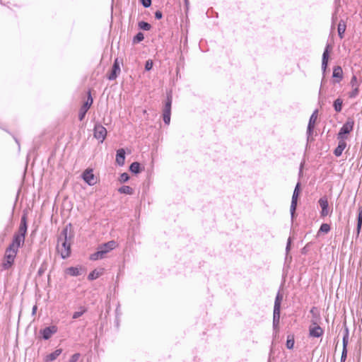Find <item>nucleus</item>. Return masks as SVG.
I'll return each instance as SVG.
<instances>
[{"label":"nucleus","instance_id":"f257e3e1","mask_svg":"<svg viewBox=\"0 0 362 362\" xmlns=\"http://www.w3.org/2000/svg\"><path fill=\"white\" fill-rule=\"evenodd\" d=\"M71 226V224L64 227L58 238V244H61V248L57 247L58 252L60 253L61 257L64 259H67L71 255V240L73 238V235L68 233V227Z\"/></svg>","mask_w":362,"mask_h":362},{"label":"nucleus","instance_id":"f03ea898","mask_svg":"<svg viewBox=\"0 0 362 362\" xmlns=\"http://www.w3.org/2000/svg\"><path fill=\"white\" fill-rule=\"evenodd\" d=\"M117 246V243L114 240L100 244L97 247L96 251L90 254L89 259L91 261H98L103 259L106 257L107 254L112 251Z\"/></svg>","mask_w":362,"mask_h":362},{"label":"nucleus","instance_id":"7ed1b4c3","mask_svg":"<svg viewBox=\"0 0 362 362\" xmlns=\"http://www.w3.org/2000/svg\"><path fill=\"white\" fill-rule=\"evenodd\" d=\"M172 103L173 95L172 92L170 91L167 93L166 100L165 101L162 114L163 122L166 125H169L170 123Z\"/></svg>","mask_w":362,"mask_h":362},{"label":"nucleus","instance_id":"20e7f679","mask_svg":"<svg viewBox=\"0 0 362 362\" xmlns=\"http://www.w3.org/2000/svg\"><path fill=\"white\" fill-rule=\"evenodd\" d=\"M355 121L352 117H348L342 127L339 129L337 139H348L349 134L354 130Z\"/></svg>","mask_w":362,"mask_h":362},{"label":"nucleus","instance_id":"39448f33","mask_svg":"<svg viewBox=\"0 0 362 362\" xmlns=\"http://www.w3.org/2000/svg\"><path fill=\"white\" fill-rule=\"evenodd\" d=\"M18 252L13 249L6 248L1 262V267L4 270L10 269L14 264Z\"/></svg>","mask_w":362,"mask_h":362},{"label":"nucleus","instance_id":"423d86ee","mask_svg":"<svg viewBox=\"0 0 362 362\" xmlns=\"http://www.w3.org/2000/svg\"><path fill=\"white\" fill-rule=\"evenodd\" d=\"M317 204L320 207V215L321 218H325L332 214V208L329 205L327 196L325 195L320 197L317 201Z\"/></svg>","mask_w":362,"mask_h":362},{"label":"nucleus","instance_id":"0eeeda50","mask_svg":"<svg viewBox=\"0 0 362 362\" xmlns=\"http://www.w3.org/2000/svg\"><path fill=\"white\" fill-rule=\"evenodd\" d=\"M107 131L100 122H97L94 124L93 127V136L99 141L100 143H103L107 137Z\"/></svg>","mask_w":362,"mask_h":362},{"label":"nucleus","instance_id":"6e6552de","mask_svg":"<svg viewBox=\"0 0 362 362\" xmlns=\"http://www.w3.org/2000/svg\"><path fill=\"white\" fill-rule=\"evenodd\" d=\"M93 99L92 98L90 91H88L86 101L84 102L83 105L79 109V112H78L79 121H83L84 119V118L86 115V113L88 112V110L91 107V105H93Z\"/></svg>","mask_w":362,"mask_h":362},{"label":"nucleus","instance_id":"1a4fd4ad","mask_svg":"<svg viewBox=\"0 0 362 362\" xmlns=\"http://www.w3.org/2000/svg\"><path fill=\"white\" fill-rule=\"evenodd\" d=\"M318 110H315L310 117L308 124L307 127L306 135L308 141H310V138L313 135L315 123L317 119Z\"/></svg>","mask_w":362,"mask_h":362},{"label":"nucleus","instance_id":"9d476101","mask_svg":"<svg viewBox=\"0 0 362 362\" xmlns=\"http://www.w3.org/2000/svg\"><path fill=\"white\" fill-rule=\"evenodd\" d=\"M81 179L89 186H93L97 182V179L92 168H86L81 175Z\"/></svg>","mask_w":362,"mask_h":362},{"label":"nucleus","instance_id":"9b49d317","mask_svg":"<svg viewBox=\"0 0 362 362\" xmlns=\"http://www.w3.org/2000/svg\"><path fill=\"white\" fill-rule=\"evenodd\" d=\"M344 78V72L341 66H334L332 69V83L336 85L340 83Z\"/></svg>","mask_w":362,"mask_h":362},{"label":"nucleus","instance_id":"f8f14e48","mask_svg":"<svg viewBox=\"0 0 362 362\" xmlns=\"http://www.w3.org/2000/svg\"><path fill=\"white\" fill-rule=\"evenodd\" d=\"M121 69H120V64L118 58H116L114 60L113 64L112 66V68L109 72V74L107 76V78L110 81H114L115 80L119 74H120Z\"/></svg>","mask_w":362,"mask_h":362},{"label":"nucleus","instance_id":"ddd939ff","mask_svg":"<svg viewBox=\"0 0 362 362\" xmlns=\"http://www.w3.org/2000/svg\"><path fill=\"white\" fill-rule=\"evenodd\" d=\"M28 233V218L27 214H24L21 216L20 226L18 227V231L14 234L20 235L25 238V236Z\"/></svg>","mask_w":362,"mask_h":362},{"label":"nucleus","instance_id":"4468645a","mask_svg":"<svg viewBox=\"0 0 362 362\" xmlns=\"http://www.w3.org/2000/svg\"><path fill=\"white\" fill-rule=\"evenodd\" d=\"M324 334L323 329L317 324L316 322L312 321V325L309 327V337L313 338H319Z\"/></svg>","mask_w":362,"mask_h":362},{"label":"nucleus","instance_id":"2eb2a0df","mask_svg":"<svg viewBox=\"0 0 362 362\" xmlns=\"http://www.w3.org/2000/svg\"><path fill=\"white\" fill-rule=\"evenodd\" d=\"M25 240V238L18 235L16 234H14L13 236L12 241L8 246V248L13 249L14 251H16L18 252L19 248L21 247L24 245Z\"/></svg>","mask_w":362,"mask_h":362},{"label":"nucleus","instance_id":"dca6fc26","mask_svg":"<svg viewBox=\"0 0 362 362\" xmlns=\"http://www.w3.org/2000/svg\"><path fill=\"white\" fill-rule=\"evenodd\" d=\"M57 330L58 329L56 325H51L40 329V334L44 340H48L53 334L57 332Z\"/></svg>","mask_w":362,"mask_h":362},{"label":"nucleus","instance_id":"f3484780","mask_svg":"<svg viewBox=\"0 0 362 362\" xmlns=\"http://www.w3.org/2000/svg\"><path fill=\"white\" fill-rule=\"evenodd\" d=\"M338 145L333 151V153L336 157H339L342 155L344 150L346 148L347 144L346 139H337Z\"/></svg>","mask_w":362,"mask_h":362},{"label":"nucleus","instance_id":"a211bd4d","mask_svg":"<svg viewBox=\"0 0 362 362\" xmlns=\"http://www.w3.org/2000/svg\"><path fill=\"white\" fill-rule=\"evenodd\" d=\"M283 298V293L279 291L275 297L273 313H281Z\"/></svg>","mask_w":362,"mask_h":362},{"label":"nucleus","instance_id":"6ab92c4d","mask_svg":"<svg viewBox=\"0 0 362 362\" xmlns=\"http://www.w3.org/2000/svg\"><path fill=\"white\" fill-rule=\"evenodd\" d=\"M332 49H333V46L331 44L327 42L325 45L324 52L322 53V64H329L330 53L332 51Z\"/></svg>","mask_w":362,"mask_h":362},{"label":"nucleus","instance_id":"aec40b11","mask_svg":"<svg viewBox=\"0 0 362 362\" xmlns=\"http://www.w3.org/2000/svg\"><path fill=\"white\" fill-rule=\"evenodd\" d=\"M126 152L124 148H119L116 152L115 162L119 166H123L125 162Z\"/></svg>","mask_w":362,"mask_h":362},{"label":"nucleus","instance_id":"412c9836","mask_svg":"<svg viewBox=\"0 0 362 362\" xmlns=\"http://www.w3.org/2000/svg\"><path fill=\"white\" fill-rule=\"evenodd\" d=\"M346 29V23L344 20L341 19L337 25V33L339 37L341 40L344 37V33Z\"/></svg>","mask_w":362,"mask_h":362},{"label":"nucleus","instance_id":"4be33fe9","mask_svg":"<svg viewBox=\"0 0 362 362\" xmlns=\"http://www.w3.org/2000/svg\"><path fill=\"white\" fill-rule=\"evenodd\" d=\"M298 198L292 197L291 203L290 206V214L291 221H293V219L296 217L297 214L296 213L297 206H298Z\"/></svg>","mask_w":362,"mask_h":362},{"label":"nucleus","instance_id":"5701e85b","mask_svg":"<svg viewBox=\"0 0 362 362\" xmlns=\"http://www.w3.org/2000/svg\"><path fill=\"white\" fill-rule=\"evenodd\" d=\"M129 170L132 173L137 175L143 170V167L139 162L135 161L130 164Z\"/></svg>","mask_w":362,"mask_h":362},{"label":"nucleus","instance_id":"b1692460","mask_svg":"<svg viewBox=\"0 0 362 362\" xmlns=\"http://www.w3.org/2000/svg\"><path fill=\"white\" fill-rule=\"evenodd\" d=\"M62 349H57L53 352L47 354L45 357V362H52L57 358V357L62 354Z\"/></svg>","mask_w":362,"mask_h":362},{"label":"nucleus","instance_id":"393cba45","mask_svg":"<svg viewBox=\"0 0 362 362\" xmlns=\"http://www.w3.org/2000/svg\"><path fill=\"white\" fill-rule=\"evenodd\" d=\"M65 274L71 276H78L81 274V269L77 267H70L65 269Z\"/></svg>","mask_w":362,"mask_h":362},{"label":"nucleus","instance_id":"a878e982","mask_svg":"<svg viewBox=\"0 0 362 362\" xmlns=\"http://www.w3.org/2000/svg\"><path fill=\"white\" fill-rule=\"evenodd\" d=\"M332 107L336 112H341L343 108V100L339 97L337 98L333 101Z\"/></svg>","mask_w":362,"mask_h":362},{"label":"nucleus","instance_id":"bb28decb","mask_svg":"<svg viewBox=\"0 0 362 362\" xmlns=\"http://www.w3.org/2000/svg\"><path fill=\"white\" fill-rule=\"evenodd\" d=\"M281 313H273L272 326L274 331H279Z\"/></svg>","mask_w":362,"mask_h":362},{"label":"nucleus","instance_id":"cd10ccee","mask_svg":"<svg viewBox=\"0 0 362 362\" xmlns=\"http://www.w3.org/2000/svg\"><path fill=\"white\" fill-rule=\"evenodd\" d=\"M118 192L120 194H129L132 195L134 194V189L132 187L128 186V185H122L118 189Z\"/></svg>","mask_w":362,"mask_h":362},{"label":"nucleus","instance_id":"c85d7f7f","mask_svg":"<svg viewBox=\"0 0 362 362\" xmlns=\"http://www.w3.org/2000/svg\"><path fill=\"white\" fill-rule=\"evenodd\" d=\"M295 344V337L293 334H288L287 336L286 346L288 349H293Z\"/></svg>","mask_w":362,"mask_h":362},{"label":"nucleus","instance_id":"c756f323","mask_svg":"<svg viewBox=\"0 0 362 362\" xmlns=\"http://www.w3.org/2000/svg\"><path fill=\"white\" fill-rule=\"evenodd\" d=\"M139 29L144 31H148L151 29V25L148 22L141 21L138 23Z\"/></svg>","mask_w":362,"mask_h":362},{"label":"nucleus","instance_id":"7c9ffc66","mask_svg":"<svg viewBox=\"0 0 362 362\" xmlns=\"http://www.w3.org/2000/svg\"><path fill=\"white\" fill-rule=\"evenodd\" d=\"M144 40V35L142 32L137 33L132 39L133 44H139Z\"/></svg>","mask_w":362,"mask_h":362},{"label":"nucleus","instance_id":"2f4dec72","mask_svg":"<svg viewBox=\"0 0 362 362\" xmlns=\"http://www.w3.org/2000/svg\"><path fill=\"white\" fill-rule=\"evenodd\" d=\"M102 274V272H98L97 269H94L90 272L88 275V279L89 281H93L97 279Z\"/></svg>","mask_w":362,"mask_h":362},{"label":"nucleus","instance_id":"473e14b6","mask_svg":"<svg viewBox=\"0 0 362 362\" xmlns=\"http://www.w3.org/2000/svg\"><path fill=\"white\" fill-rule=\"evenodd\" d=\"M360 93L359 87H352L351 91L348 93V96L351 99H354L358 97Z\"/></svg>","mask_w":362,"mask_h":362},{"label":"nucleus","instance_id":"72a5a7b5","mask_svg":"<svg viewBox=\"0 0 362 362\" xmlns=\"http://www.w3.org/2000/svg\"><path fill=\"white\" fill-rule=\"evenodd\" d=\"M330 230H331L330 225H329L328 223H324L321 224L317 233L318 234L320 233H329L330 231Z\"/></svg>","mask_w":362,"mask_h":362},{"label":"nucleus","instance_id":"f704fd0d","mask_svg":"<svg viewBox=\"0 0 362 362\" xmlns=\"http://www.w3.org/2000/svg\"><path fill=\"white\" fill-rule=\"evenodd\" d=\"M47 266H48L47 262L46 261H43L42 263L41 264L40 268L38 269L37 275L38 276H41L47 270Z\"/></svg>","mask_w":362,"mask_h":362},{"label":"nucleus","instance_id":"c9c22d12","mask_svg":"<svg viewBox=\"0 0 362 362\" xmlns=\"http://www.w3.org/2000/svg\"><path fill=\"white\" fill-rule=\"evenodd\" d=\"M301 192V184L300 182H298L294 188L292 197L298 198Z\"/></svg>","mask_w":362,"mask_h":362},{"label":"nucleus","instance_id":"e433bc0d","mask_svg":"<svg viewBox=\"0 0 362 362\" xmlns=\"http://www.w3.org/2000/svg\"><path fill=\"white\" fill-rule=\"evenodd\" d=\"M80 309V311H76L73 313L72 318L74 320L78 319L86 312V309L83 307H81Z\"/></svg>","mask_w":362,"mask_h":362},{"label":"nucleus","instance_id":"4c0bfd02","mask_svg":"<svg viewBox=\"0 0 362 362\" xmlns=\"http://www.w3.org/2000/svg\"><path fill=\"white\" fill-rule=\"evenodd\" d=\"M349 84L351 87H359L360 86V83L358 81L356 75H355V74L352 75Z\"/></svg>","mask_w":362,"mask_h":362},{"label":"nucleus","instance_id":"58836bf2","mask_svg":"<svg viewBox=\"0 0 362 362\" xmlns=\"http://www.w3.org/2000/svg\"><path fill=\"white\" fill-rule=\"evenodd\" d=\"M130 177L127 173H122L120 174L119 181L122 183H124L129 181Z\"/></svg>","mask_w":362,"mask_h":362},{"label":"nucleus","instance_id":"ea45409f","mask_svg":"<svg viewBox=\"0 0 362 362\" xmlns=\"http://www.w3.org/2000/svg\"><path fill=\"white\" fill-rule=\"evenodd\" d=\"M349 343V332L348 329H346V333L344 334L342 339L343 349H347V345Z\"/></svg>","mask_w":362,"mask_h":362},{"label":"nucleus","instance_id":"a19ab883","mask_svg":"<svg viewBox=\"0 0 362 362\" xmlns=\"http://www.w3.org/2000/svg\"><path fill=\"white\" fill-rule=\"evenodd\" d=\"M153 62L151 59H148L145 62L144 69L146 71H149L153 69Z\"/></svg>","mask_w":362,"mask_h":362},{"label":"nucleus","instance_id":"79ce46f5","mask_svg":"<svg viewBox=\"0 0 362 362\" xmlns=\"http://www.w3.org/2000/svg\"><path fill=\"white\" fill-rule=\"evenodd\" d=\"M144 8H149L151 6L152 0H139Z\"/></svg>","mask_w":362,"mask_h":362},{"label":"nucleus","instance_id":"37998d69","mask_svg":"<svg viewBox=\"0 0 362 362\" xmlns=\"http://www.w3.org/2000/svg\"><path fill=\"white\" fill-rule=\"evenodd\" d=\"M327 79L326 76H322V79H321V82H320V90H319V96L321 95L322 86L327 83Z\"/></svg>","mask_w":362,"mask_h":362},{"label":"nucleus","instance_id":"c03bdc74","mask_svg":"<svg viewBox=\"0 0 362 362\" xmlns=\"http://www.w3.org/2000/svg\"><path fill=\"white\" fill-rule=\"evenodd\" d=\"M338 12V8H336L335 11L332 13V28H334V25L337 20V13Z\"/></svg>","mask_w":362,"mask_h":362},{"label":"nucleus","instance_id":"a18cd8bd","mask_svg":"<svg viewBox=\"0 0 362 362\" xmlns=\"http://www.w3.org/2000/svg\"><path fill=\"white\" fill-rule=\"evenodd\" d=\"M347 358V349H342L340 362H345Z\"/></svg>","mask_w":362,"mask_h":362},{"label":"nucleus","instance_id":"49530a36","mask_svg":"<svg viewBox=\"0 0 362 362\" xmlns=\"http://www.w3.org/2000/svg\"><path fill=\"white\" fill-rule=\"evenodd\" d=\"M357 224L362 225V207H359L357 216Z\"/></svg>","mask_w":362,"mask_h":362},{"label":"nucleus","instance_id":"de8ad7c7","mask_svg":"<svg viewBox=\"0 0 362 362\" xmlns=\"http://www.w3.org/2000/svg\"><path fill=\"white\" fill-rule=\"evenodd\" d=\"M80 354L76 353L71 356L69 362H76L78 360Z\"/></svg>","mask_w":362,"mask_h":362},{"label":"nucleus","instance_id":"09e8293b","mask_svg":"<svg viewBox=\"0 0 362 362\" xmlns=\"http://www.w3.org/2000/svg\"><path fill=\"white\" fill-rule=\"evenodd\" d=\"M328 65L329 64H322L321 69H322V76H326L327 69H328Z\"/></svg>","mask_w":362,"mask_h":362},{"label":"nucleus","instance_id":"8fccbe9b","mask_svg":"<svg viewBox=\"0 0 362 362\" xmlns=\"http://www.w3.org/2000/svg\"><path fill=\"white\" fill-rule=\"evenodd\" d=\"M291 238H288V240H287V243H286V253L288 254L291 250Z\"/></svg>","mask_w":362,"mask_h":362},{"label":"nucleus","instance_id":"3c124183","mask_svg":"<svg viewBox=\"0 0 362 362\" xmlns=\"http://www.w3.org/2000/svg\"><path fill=\"white\" fill-rule=\"evenodd\" d=\"M155 15V18L157 19V20H160L163 18V13L160 11H156L154 13Z\"/></svg>","mask_w":362,"mask_h":362},{"label":"nucleus","instance_id":"603ef678","mask_svg":"<svg viewBox=\"0 0 362 362\" xmlns=\"http://www.w3.org/2000/svg\"><path fill=\"white\" fill-rule=\"evenodd\" d=\"M361 228H362V225H361V224H356V238H358V235H359V234H360V233H361Z\"/></svg>","mask_w":362,"mask_h":362},{"label":"nucleus","instance_id":"864d4df0","mask_svg":"<svg viewBox=\"0 0 362 362\" xmlns=\"http://www.w3.org/2000/svg\"><path fill=\"white\" fill-rule=\"evenodd\" d=\"M303 166H304V162H302L300 163V168H299V176H301L302 174H303Z\"/></svg>","mask_w":362,"mask_h":362},{"label":"nucleus","instance_id":"5fc2aeb1","mask_svg":"<svg viewBox=\"0 0 362 362\" xmlns=\"http://www.w3.org/2000/svg\"><path fill=\"white\" fill-rule=\"evenodd\" d=\"M184 2H185V7L186 8V11H187L189 9V0H184Z\"/></svg>","mask_w":362,"mask_h":362},{"label":"nucleus","instance_id":"6e6d98bb","mask_svg":"<svg viewBox=\"0 0 362 362\" xmlns=\"http://www.w3.org/2000/svg\"><path fill=\"white\" fill-rule=\"evenodd\" d=\"M37 305H34L33 307V309H32V315H35L36 312H37Z\"/></svg>","mask_w":362,"mask_h":362},{"label":"nucleus","instance_id":"4d7b16f0","mask_svg":"<svg viewBox=\"0 0 362 362\" xmlns=\"http://www.w3.org/2000/svg\"><path fill=\"white\" fill-rule=\"evenodd\" d=\"M119 303L117 304V308H116V310H115V313H116V316L117 317L119 315Z\"/></svg>","mask_w":362,"mask_h":362},{"label":"nucleus","instance_id":"13d9d810","mask_svg":"<svg viewBox=\"0 0 362 362\" xmlns=\"http://www.w3.org/2000/svg\"><path fill=\"white\" fill-rule=\"evenodd\" d=\"M279 331H274V333H273V339H276V336H277V333H278Z\"/></svg>","mask_w":362,"mask_h":362},{"label":"nucleus","instance_id":"bf43d9fd","mask_svg":"<svg viewBox=\"0 0 362 362\" xmlns=\"http://www.w3.org/2000/svg\"><path fill=\"white\" fill-rule=\"evenodd\" d=\"M16 143L18 144V146H20V144H19V141L18 140L17 138H16L14 136H13Z\"/></svg>","mask_w":362,"mask_h":362},{"label":"nucleus","instance_id":"052dcab7","mask_svg":"<svg viewBox=\"0 0 362 362\" xmlns=\"http://www.w3.org/2000/svg\"><path fill=\"white\" fill-rule=\"evenodd\" d=\"M315 307H313V308H311V310H310V312L311 313H314V310H315Z\"/></svg>","mask_w":362,"mask_h":362},{"label":"nucleus","instance_id":"680f3d73","mask_svg":"<svg viewBox=\"0 0 362 362\" xmlns=\"http://www.w3.org/2000/svg\"><path fill=\"white\" fill-rule=\"evenodd\" d=\"M305 248H306V247H305L302 250V253H305V251H306V249H305Z\"/></svg>","mask_w":362,"mask_h":362},{"label":"nucleus","instance_id":"e2e57ef3","mask_svg":"<svg viewBox=\"0 0 362 362\" xmlns=\"http://www.w3.org/2000/svg\"><path fill=\"white\" fill-rule=\"evenodd\" d=\"M0 128H1V129H4V131H6V132H8V133H9V134H10V132H9L7 129H5L2 128L1 126H0Z\"/></svg>","mask_w":362,"mask_h":362},{"label":"nucleus","instance_id":"0e129e2a","mask_svg":"<svg viewBox=\"0 0 362 362\" xmlns=\"http://www.w3.org/2000/svg\"><path fill=\"white\" fill-rule=\"evenodd\" d=\"M273 352V348L272 346L271 347V349H270V354H272Z\"/></svg>","mask_w":362,"mask_h":362},{"label":"nucleus","instance_id":"69168bd1","mask_svg":"<svg viewBox=\"0 0 362 362\" xmlns=\"http://www.w3.org/2000/svg\"><path fill=\"white\" fill-rule=\"evenodd\" d=\"M116 324L118 326V320L117 319L116 320Z\"/></svg>","mask_w":362,"mask_h":362},{"label":"nucleus","instance_id":"338daca9","mask_svg":"<svg viewBox=\"0 0 362 362\" xmlns=\"http://www.w3.org/2000/svg\"><path fill=\"white\" fill-rule=\"evenodd\" d=\"M6 230H8V226H6Z\"/></svg>","mask_w":362,"mask_h":362},{"label":"nucleus","instance_id":"774afa93","mask_svg":"<svg viewBox=\"0 0 362 362\" xmlns=\"http://www.w3.org/2000/svg\"><path fill=\"white\" fill-rule=\"evenodd\" d=\"M298 67L300 69V63L298 64Z\"/></svg>","mask_w":362,"mask_h":362}]
</instances>
